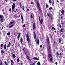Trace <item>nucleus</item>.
<instances>
[{"instance_id": "1", "label": "nucleus", "mask_w": 65, "mask_h": 65, "mask_svg": "<svg viewBox=\"0 0 65 65\" xmlns=\"http://www.w3.org/2000/svg\"><path fill=\"white\" fill-rule=\"evenodd\" d=\"M50 57H51V58L50 59V61H51V62H53V57L52 56H51V54H50L48 55V58L49 59L50 58Z\"/></svg>"}, {"instance_id": "2", "label": "nucleus", "mask_w": 65, "mask_h": 65, "mask_svg": "<svg viewBox=\"0 0 65 65\" xmlns=\"http://www.w3.org/2000/svg\"><path fill=\"white\" fill-rule=\"evenodd\" d=\"M26 38L27 41L29 42L30 41V38H29V36L28 33H27L26 34Z\"/></svg>"}, {"instance_id": "3", "label": "nucleus", "mask_w": 65, "mask_h": 65, "mask_svg": "<svg viewBox=\"0 0 65 65\" xmlns=\"http://www.w3.org/2000/svg\"><path fill=\"white\" fill-rule=\"evenodd\" d=\"M39 21H40V23L41 24H42V23H43V19H41V20H40V16H39Z\"/></svg>"}, {"instance_id": "4", "label": "nucleus", "mask_w": 65, "mask_h": 65, "mask_svg": "<svg viewBox=\"0 0 65 65\" xmlns=\"http://www.w3.org/2000/svg\"><path fill=\"white\" fill-rule=\"evenodd\" d=\"M15 4L14 3H13L12 6V8L14 9L15 8Z\"/></svg>"}, {"instance_id": "5", "label": "nucleus", "mask_w": 65, "mask_h": 65, "mask_svg": "<svg viewBox=\"0 0 65 65\" xmlns=\"http://www.w3.org/2000/svg\"><path fill=\"white\" fill-rule=\"evenodd\" d=\"M37 6L38 7L39 9V10H40V7L39 6V3H38V2H37Z\"/></svg>"}, {"instance_id": "6", "label": "nucleus", "mask_w": 65, "mask_h": 65, "mask_svg": "<svg viewBox=\"0 0 65 65\" xmlns=\"http://www.w3.org/2000/svg\"><path fill=\"white\" fill-rule=\"evenodd\" d=\"M34 38L35 39H36V33L35 32H34Z\"/></svg>"}, {"instance_id": "7", "label": "nucleus", "mask_w": 65, "mask_h": 65, "mask_svg": "<svg viewBox=\"0 0 65 65\" xmlns=\"http://www.w3.org/2000/svg\"><path fill=\"white\" fill-rule=\"evenodd\" d=\"M33 29H35V23H34L33 24Z\"/></svg>"}, {"instance_id": "8", "label": "nucleus", "mask_w": 65, "mask_h": 65, "mask_svg": "<svg viewBox=\"0 0 65 65\" xmlns=\"http://www.w3.org/2000/svg\"><path fill=\"white\" fill-rule=\"evenodd\" d=\"M47 43H48L49 42H50V40H49V37H47Z\"/></svg>"}, {"instance_id": "9", "label": "nucleus", "mask_w": 65, "mask_h": 65, "mask_svg": "<svg viewBox=\"0 0 65 65\" xmlns=\"http://www.w3.org/2000/svg\"><path fill=\"white\" fill-rule=\"evenodd\" d=\"M34 60H39V58H38L37 57H35L34 58H33Z\"/></svg>"}, {"instance_id": "10", "label": "nucleus", "mask_w": 65, "mask_h": 65, "mask_svg": "<svg viewBox=\"0 0 65 65\" xmlns=\"http://www.w3.org/2000/svg\"><path fill=\"white\" fill-rule=\"evenodd\" d=\"M21 33H20L19 34L18 36H17V37L18 38V39H19V38H20V36L21 35Z\"/></svg>"}, {"instance_id": "11", "label": "nucleus", "mask_w": 65, "mask_h": 65, "mask_svg": "<svg viewBox=\"0 0 65 65\" xmlns=\"http://www.w3.org/2000/svg\"><path fill=\"white\" fill-rule=\"evenodd\" d=\"M37 44H39V39H38V38L37 40Z\"/></svg>"}, {"instance_id": "12", "label": "nucleus", "mask_w": 65, "mask_h": 65, "mask_svg": "<svg viewBox=\"0 0 65 65\" xmlns=\"http://www.w3.org/2000/svg\"><path fill=\"white\" fill-rule=\"evenodd\" d=\"M62 32H64V28H61L60 29V33H61Z\"/></svg>"}, {"instance_id": "13", "label": "nucleus", "mask_w": 65, "mask_h": 65, "mask_svg": "<svg viewBox=\"0 0 65 65\" xmlns=\"http://www.w3.org/2000/svg\"><path fill=\"white\" fill-rule=\"evenodd\" d=\"M61 12L62 14H64V10H61Z\"/></svg>"}, {"instance_id": "14", "label": "nucleus", "mask_w": 65, "mask_h": 65, "mask_svg": "<svg viewBox=\"0 0 65 65\" xmlns=\"http://www.w3.org/2000/svg\"><path fill=\"white\" fill-rule=\"evenodd\" d=\"M10 46V42H9V44H8V45L7 46V47L8 48Z\"/></svg>"}, {"instance_id": "15", "label": "nucleus", "mask_w": 65, "mask_h": 65, "mask_svg": "<svg viewBox=\"0 0 65 65\" xmlns=\"http://www.w3.org/2000/svg\"><path fill=\"white\" fill-rule=\"evenodd\" d=\"M3 21H4V20H3V18H1V22L2 23V22H3Z\"/></svg>"}, {"instance_id": "16", "label": "nucleus", "mask_w": 65, "mask_h": 65, "mask_svg": "<svg viewBox=\"0 0 65 65\" xmlns=\"http://www.w3.org/2000/svg\"><path fill=\"white\" fill-rule=\"evenodd\" d=\"M3 17V15H0V19H2Z\"/></svg>"}, {"instance_id": "17", "label": "nucleus", "mask_w": 65, "mask_h": 65, "mask_svg": "<svg viewBox=\"0 0 65 65\" xmlns=\"http://www.w3.org/2000/svg\"><path fill=\"white\" fill-rule=\"evenodd\" d=\"M12 57L14 58H15V57H16V56H15V55H14V54H12Z\"/></svg>"}, {"instance_id": "18", "label": "nucleus", "mask_w": 65, "mask_h": 65, "mask_svg": "<svg viewBox=\"0 0 65 65\" xmlns=\"http://www.w3.org/2000/svg\"><path fill=\"white\" fill-rule=\"evenodd\" d=\"M4 49H6V45L5 44L4 47Z\"/></svg>"}, {"instance_id": "19", "label": "nucleus", "mask_w": 65, "mask_h": 65, "mask_svg": "<svg viewBox=\"0 0 65 65\" xmlns=\"http://www.w3.org/2000/svg\"><path fill=\"white\" fill-rule=\"evenodd\" d=\"M7 35H10V32H9L8 33H7Z\"/></svg>"}, {"instance_id": "20", "label": "nucleus", "mask_w": 65, "mask_h": 65, "mask_svg": "<svg viewBox=\"0 0 65 65\" xmlns=\"http://www.w3.org/2000/svg\"><path fill=\"white\" fill-rule=\"evenodd\" d=\"M13 23H14V22H13H13H10V24H9V25H11V24H12Z\"/></svg>"}, {"instance_id": "21", "label": "nucleus", "mask_w": 65, "mask_h": 65, "mask_svg": "<svg viewBox=\"0 0 65 65\" xmlns=\"http://www.w3.org/2000/svg\"><path fill=\"white\" fill-rule=\"evenodd\" d=\"M11 64H14V62L12 60H11Z\"/></svg>"}, {"instance_id": "22", "label": "nucleus", "mask_w": 65, "mask_h": 65, "mask_svg": "<svg viewBox=\"0 0 65 65\" xmlns=\"http://www.w3.org/2000/svg\"><path fill=\"white\" fill-rule=\"evenodd\" d=\"M1 52L2 53V54H4V51L3 50H2L1 51Z\"/></svg>"}, {"instance_id": "23", "label": "nucleus", "mask_w": 65, "mask_h": 65, "mask_svg": "<svg viewBox=\"0 0 65 65\" xmlns=\"http://www.w3.org/2000/svg\"><path fill=\"white\" fill-rule=\"evenodd\" d=\"M21 43H23V39L21 38L20 39Z\"/></svg>"}, {"instance_id": "24", "label": "nucleus", "mask_w": 65, "mask_h": 65, "mask_svg": "<svg viewBox=\"0 0 65 65\" xmlns=\"http://www.w3.org/2000/svg\"><path fill=\"white\" fill-rule=\"evenodd\" d=\"M22 8L23 10H24V11H25V9H24V8H25V7H24V6H22Z\"/></svg>"}, {"instance_id": "25", "label": "nucleus", "mask_w": 65, "mask_h": 65, "mask_svg": "<svg viewBox=\"0 0 65 65\" xmlns=\"http://www.w3.org/2000/svg\"><path fill=\"white\" fill-rule=\"evenodd\" d=\"M13 25H12L11 26H9V28H12V27H13Z\"/></svg>"}, {"instance_id": "26", "label": "nucleus", "mask_w": 65, "mask_h": 65, "mask_svg": "<svg viewBox=\"0 0 65 65\" xmlns=\"http://www.w3.org/2000/svg\"><path fill=\"white\" fill-rule=\"evenodd\" d=\"M36 63V62H35L34 63H32V64H30V65H35Z\"/></svg>"}, {"instance_id": "27", "label": "nucleus", "mask_w": 65, "mask_h": 65, "mask_svg": "<svg viewBox=\"0 0 65 65\" xmlns=\"http://www.w3.org/2000/svg\"><path fill=\"white\" fill-rule=\"evenodd\" d=\"M37 64L38 65H41V64H40V62H38L37 63Z\"/></svg>"}, {"instance_id": "28", "label": "nucleus", "mask_w": 65, "mask_h": 65, "mask_svg": "<svg viewBox=\"0 0 65 65\" xmlns=\"http://www.w3.org/2000/svg\"><path fill=\"white\" fill-rule=\"evenodd\" d=\"M17 61L18 62H20V59L19 58H18L17 59Z\"/></svg>"}, {"instance_id": "29", "label": "nucleus", "mask_w": 65, "mask_h": 65, "mask_svg": "<svg viewBox=\"0 0 65 65\" xmlns=\"http://www.w3.org/2000/svg\"><path fill=\"white\" fill-rule=\"evenodd\" d=\"M50 51H51V47L49 48H48V51L50 52Z\"/></svg>"}, {"instance_id": "30", "label": "nucleus", "mask_w": 65, "mask_h": 65, "mask_svg": "<svg viewBox=\"0 0 65 65\" xmlns=\"http://www.w3.org/2000/svg\"><path fill=\"white\" fill-rule=\"evenodd\" d=\"M26 57L27 59H28V60H30V58H29V56H27Z\"/></svg>"}, {"instance_id": "31", "label": "nucleus", "mask_w": 65, "mask_h": 65, "mask_svg": "<svg viewBox=\"0 0 65 65\" xmlns=\"http://www.w3.org/2000/svg\"><path fill=\"white\" fill-rule=\"evenodd\" d=\"M4 63L6 64V65H8V64H7V62L6 61H5Z\"/></svg>"}, {"instance_id": "32", "label": "nucleus", "mask_w": 65, "mask_h": 65, "mask_svg": "<svg viewBox=\"0 0 65 65\" xmlns=\"http://www.w3.org/2000/svg\"><path fill=\"white\" fill-rule=\"evenodd\" d=\"M59 43H61V39L60 38L59 39Z\"/></svg>"}, {"instance_id": "33", "label": "nucleus", "mask_w": 65, "mask_h": 65, "mask_svg": "<svg viewBox=\"0 0 65 65\" xmlns=\"http://www.w3.org/2000/svg\"><path fill=\"white\" fill-rule=\"evenodd\" d=\"M19 4L20 5V7H21V8H22V5L21 4V3H20Z\"/></svg>"}, {"instance_id": "34", "label": "nucleus", "mask_w": 65, "mask_h": 65, "mask_svg": "<svg viewBox=\"0 0 65 65\" xmlns=\"http://www.w3.org/2000/svg\"><path fill=\"white\" fill-rule=\"evenodd\" d=\"M49 3H51L52 1L51 0H49Z\"/></svg>"}, {"instance_id": "35", "label": "nucleus", "mask_w": 65, "mask_h": 65, "mask_svg": "<svg viewBox=\"0 0 65 65\" xmlns=\"http://www.w3.org/2000/svg\"><path fill=\"white\" fill-rule=\"evenodd\" d=\"M49 34L50 35V37L52 38V34Z\"/></svg>"}, {"instance_id": "36", "label": "nucleus", "mask_w": 65, "mask_h": 65, "mask_svg": "<svg viewBox=\"0 0 65 65\" xmlns=\"http://www.w3.org/2000/svg\"><path fill=\"white\" fill-rule=\"evenodd\" d=\"M21 19L22 20H24V19H23V15H21Z\"/></svg>"}, {"instance_id": "37", "label": "nucleus", "mask_w": 65, "mask_h": 65, "mask_svg": "<svg viewBox=\"0 0 65 65\" xmlns=\"http://www.w3.org/2000/svg\"><path fill=\"white\" fill-rule=\"evenodd\" d=\"M56 54H57V56H59V53H58V52H57L56 53Z\"/></svg>"}, {"instance_id": "38", "label": "nucleus", "mask_w": 65, "mask_h": 65, "mask_svg": "<svg viewBox=\"0 0 65 65\" xmlns=\"http://www.w3.org/2000/svg\"><path fill=\"white\" fill-rule=\"evenodd\" d=\"M46 8H48V5H47V4L46 5Z\"/></svg>"}, {"instance_id": "39", "label": "nucleus", "mask_w": 65, "mask_h": 65, "mask_svg": "<svg viewBox=\"0 0 65 65\" xmlns=\"http://www.w3.org/2000/svg\"><path fill=\"white\" fill-rule=\"evenodd\" d=\"M47 15H48V16L49 17H50V14L48 13L47 14Z\"/></svg>"}, {"instance_id": "40", "label": "nucleus", "mask_w": 65, "mask_h": 65, "mask_svg": "<svg viewBox=\"0 0 65 65\" xmlns=\"http://www.w3.org/2000/svg\"><path fill=\"white\" fill-rule=\"evenodd\" d=\"M1 46L2 47H3V44H2L1 45Z\"/></svg>"}, {"instance_id": "41", "label": "nucleus", "mask_w": 65, "mask_h": 65, "mask_svg": "<svg viewBox=\"0 0 65 65\" xmlns=\"http://www.w3.org/2000/svg\"><path fill=\"white\" fill-rule=\"evenodd\" d=\"M52 29L53 30H56V29H55L54 27H52Z\"/></svg>"}, {"instance_id": "42", "label": "nucleus", "mask_w": 65, "mask_h": 65, "mask_svg": "<svg viewBox=\"0 0 65 65\" xmlns=\"http://www.w3.org/2000/svg\"><path fill=\"white\" fill-rule=\"evenodd\" d=\"M54 4H55V3H54V2L53 3H52V4L53 6L54 5Z\"/></svg>"}, {"instance_id": "43", "label": "nucleus", "mask_w": 65, "mask_h": 65, "mask_svg": "<svg viewBox=\"0 0 65 65\" xmlns=\"http://www.w3.org/2000/svg\"><path fill=\"white\" fill-rule=\"evenodd\" d=\"M0 65H3V63H2V62L0 63Z\"/></svg>"}, {"instance_id": "44", "label": "nucleus", "mask_w": 65, "mask_h": 65, "mask_svg": "<svg viewBox=\"0 0 65 65\" xmlns=\"http://www.w3.org/2000/svg\"><path fill=\"white\" fill-rule=\"evenodd\" d=\"M23 28H24V27H25V25L24 24V25H23Z\"/></svg>"}, {"instance_id": "45", "label": "nucleus", "mask_w": 65, "mask_h": 65, "mask_svg": "<svg viewBox=\"0 0 65 65\" xmlns=\"http://www.w3.org/2000/svg\"><path fill=\"white\" fill-rule=\"evenodd\" d=\"M65 37V35H63L62 36V37Z\"/></svg>"}, {"instance_id": "46", "label": "nucleus", "mask_w": 65, "mask_h": 65, "mask_svg": "<svg viewBox=\"0 0 65 65\" xmlns=\"http://www.w3.org/2000/svg\"><path fill=\"white\" fill-rule=\"evenodd\" d=\"M42 47V46L41 45L40 46V48H41Z\"/></svg>"}, {"instance_id": "47", "label": "nucleus", "mask_w": 65, "mask_h": 65, "mask_svg": "<svg viewBox=\"0 0 65 65\" xmlns=\"http://www.w3.org/2000/svg\"><path fill=\"white\" fill-rule=\"evenodd\" d=\"M50 10H51V9H52V7H50L49 8Z\"/></svg>"}, {"instance_id": "48", "label": "nucleus", "mask_w": 65, "mask_h": 65, "mask_svg": "<svg viewBox=\"0 0 65 65\" xmlns=\"http://www.w3.org/2000/svg\"><path fill=\"white\" fill-rule=\"evenodd\" d=\"M23 21H24V20H22V24H23Z\"/></svg>"}, {"instance_id": "49", "label": "nucleus", "mask_w": 65, "mask_h": 65, "mask_svg": "<svg viewBox=\"0 0 65 65\" xmlns=\"http://www.w3.org/2000/svg\"><path fill=\"white\" fill-rule=\"evenodd\" d=\"M55 43H56V42L54 41V45H55Z\"/></svg>"}, {"instance_id": "50", "label": "nucleus", "mask_w": 65, "mask_h": 65, "mask_svg": "<svg viewBox=\"0 0 65 65\" xmlns=\"http://www.w3.org/2000/svg\"><path fill=\"white\" fill-rule=\"evenodd\" d=\"M55 64L56 65H58V63H57V62H55Z\"/></svg>"}, {"instance_id": "51", "label": "nucleus", "mask_w": 65, "mask_h": 65, "mask_svg": "<svg viewBox=\"0 0 65 65\" xmlns=\"http://www.w3.org/2000/svg\"><path fill=\"white\" fill-rule=\"evenodd\" d=\"M31 4H33V5H34V3H33L32 2H31Z\"/></svg>"}, {"instance_id": "52", "label": "nucleus", "mask_w": 65, "mask_h": 65, "mask_svg": "<svg viewBox=\"0 0 65 65\" xmlns=\"http://www.w3.org/2000/svg\"><path fill=\"white\" fill-rule=\"evenodd\" d=\"M13 1H17V0H12Z\"/></svg>"}, {"instance_id": "53", "label": "nucleus", "mask_w": 65, "mask_h": 65, "mask_svg": "<svg viewBox=\"0 0 65 65\" xmlns=\"http://www.w3.org/2000/svg\"><path fill=\"white\" fill-rule=\"evenodd\" d=\"M27 11H29V10H29V9H27Z\"/></svg>"}, {"instance_id": "54", "label": "nucleus", "mask_w": 65, "mask_h": 65, "mask_svg": "<svg viewBox=\"0 0 65 65\" xmlns=\"http://www.w3.org/2000/svg\"><path fill=\"white\" fill-rule=\"evenodd\" d=\"M11 8L9 10V11H11Z\"/></svg>"}, {"instance_id": "55", "label": "nucleus", "mask_w": 65, "mask_h": 65, "mask_svg": "<svg viewBox=\"0 0 65 65\" xmlns=\"http://www.w3.org/2000/svg\"><path fill=\"white\" fill-rule=\"evenodd\" d=\"M31 18H33V16H32V15H31Z\"/></svg>"}, {"instance_id": "56", "label": "nucleus", "mask_w": 65, "mask_h": 65, "mask_svg": "<svg viewBox=\"0 0 65 65\" xmlns=\"http://www.w3.org/2000/svg\"><path fill=\"white\" fill-rule=\"evenodd\" d=\"M63 16H62L61 17V19H63Z\"/></svg>"}, {"instance_id": "57", "label": "nucleus", "mask_w": 65, "mask_h": 65, "mask_svg": "<svg viewBox=\"0 0 65 65\" xmlns=\"http://www.w3.org/2000/svg\"><path fill=\"white\" fill-rule=\"evenodd\" d=\"M62 55V54H61V53H60L59 54V55L60 56H61Z\"/></svg>"}, {"instance_id": "58", "label": "nucleus", "mask_w": 65, "mask_h": 65, "mask_svg": "<svg viewBox=\"0 0 65 65\" xmlns=\"http://www.w3.org/2000/svg\"><path fill=\"white\" fill-rule=\"evenodd\" d=\"M63 44V42L60 43V44Z\"/></svg>"}, {"instance_id": "59", "label": "nucleus", "mask_w": 65, "mask_h": 65, "mask_svg": "<svg viewBox=\"0 0 65 65\" xmlns=\"http://www.w3.org/2000/svg\"><path fill=\"white\" fill-rule=\"evenodd\" d=\"M59 27L60 28H61V27H62V26L61 25H60Z\"/></svg>"}, {"instance_id": "60", "label": "nucleus", "mask_w": 65, "mask_h": 65, "mask_svg": "<svg viewBox=\"0 0 65 65\" xmlns=\"http://www.w3.org/2000/svg\"><path fill=\"white\" fill-rule=\"evenodd\" d=\"M5 1H6V2H7V1H8V0H5Z\"/></svg>"}, {"instance_id": "61", "label": "nucleus", "mask_w": 65, "mask_h": 65, "mask_svg": "<svg viewBox=\"0 0 65 65\" xmlns=\"http://www.w3.org/2000/svg\"><path fill=\"white\" fill-rule=\"evenodd\" d=\"M25 49V48H23V51H24V52H25V50H24Z\"/></svg>"}, {"instance_id": "62", "label": "nucleus", "mask_w": 65, "mask_h": 65, "mask_svg": "<svg viewBox=\"0 0 65 65\" xmlns=\"http://www.w3.org/2000/svg\"><path fill=\"white\" fill-rule=\"evenodd\" d=\"M16 11H18V9H16Z\"/></svg>"}, {"instance_id": "63", "label": "nucleus", "mask_w": 65, "mask_h": 65, "mask_svg": "<svg viewBox=\"0 0 65 65\" xmlns=\"http://www.w3.org/2000/svg\"><path fill=\"white\" fill-rule=\"evenodd\" d=\"M3 29V27H2V29Z\"/></svg>"}, {"instance_id": "64", "label": "nucleus", "mask_w": 65, "mask_h": 65, "mask_svg": "<svg viewBox=\"0 0 65 65\" xmlns=\"http://www.w3.org/2000/svg\"><path fill=\"white\" fill-rule=\"evenodd\" d=\"M57 2H59V1H58V0H57Z\"/></svg>"}]
</instances>
